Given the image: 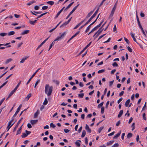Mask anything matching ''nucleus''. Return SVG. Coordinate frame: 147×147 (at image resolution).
Masks as SVG:
<instances>
[{"label":"nucleus","instance_id":"nucleus-42","mask_svg":"<svg viewBox=\"0 0 147 147\" xmlns=\"http://www.w3.org/2000/svg\"><path fill=\"white\" fill-rule=\"evenodd\" d=\"M47 13V12H45V13H43L42 14H41V15H40L39 16H38V17L37 18H37H40V17H41L42 16H44V15H45Z\"/></svg>","mask_w":147,"mask_h":147},{"label":"nucleus","instance_id":"nucleus-62","mask_svg":"<svg viewBox=\"0 0 147 147\" xmlns=\"http://www.w3.org/2000/svg\"><path fill=\"white\" fill-rule=\"evenodd\" d=\"M27 126L29 128H32V126L30 123H28L27 124Z\"/></svg>","mask_w":147,"mask_h":147},{"label":"nucleus","instance_id":"nucleus-4","mask_svg":"<svg viewBox=\"0 0 147 147\" xmlns=\"http://www.w3.org/2000/svg\"><path fill=\"white\" fill-rule=\"evenodd\" d=\"M40 69V68H38L36 71L34 73V74L32 75L31 77L30 78L29 80H28V82L26 83V85H28L29 83L30 82L32 79L35 76L36 73Z\"/></svg>","mask_w":147,"mask_h":147},{"label":"nucleus","instance_id":"nucleus-52","mask_svg":"<svg viewBox=\"0 0 147 147\" xmlns=\"http://www.w3.org/2000/svg\"><path fill=\"white\" fill-rule=\"evenodd\" d=\"M92 25V23L89 25L88 26L86 30V32L88 31L90 29L91 26Z\"/></svg>","mask_w":147,"mask_h":147},{"label":"nucleus","instance_id":"nucleus-8","mask_svg":"<svg viewBox=\"0 0 147 147\" xmlns=\"http://www.w3.org/2000/svg\"><path fill=\"white\" fill-rule=\"evenodd\" d=\"M85 129L89 133H90L91 132V129L89 127V126L86 124V125Z\"/></svg>","mask_w":147,"mask_h":147},{"label":"nucleus","instance_id":"nucleus-59","mask_svg":"<svg viewBox=\"0 0 147 147\" xmlns=\"http://www.w3.org/2000/svg\"><path fill=\"white\" fill-rule=\"evenodd\" d=\"M53 82H55L57 85L59 84V82L58 81L54 80H53Z\"/></svg>","mask_w":147,"mask_h":147},{"label":"nucleus","instance_id":"nucleus-29","mask_svg":"<svg viewBox=\"0 0 147 147\" xmlns=\"http://www.w3.org/2000/svg\"><path fill=\"white\" fill-rule=\"evenodd\" d=\"M92 14V11H91L86 16V19H87Z\"/></svg>","mask_w":147,"mask_h":147},{"label":"nucleus","instance_id":"nucleus-55","mask_svg":"<svg viewBox=\"0 0 147 147\" xmlns=\"http://www.w3.org/2000/svg\"><path fill=\"white\" fill-rule=\"evenodd\" d=\"M114 82V80H113L112 81H111L109 82V85L110 86H111L112 85Z\"/></svg>","mask_w":147,"mask_h":147},{"label":"nucleus","instance_id":"nucleus-37","mask_svg":"<svg viewBox=\"0 0 147 147\" xmlns=\"http://www.w3.org/2000/svg\"><path fill=\"white\" fill-rule=\"evenodd\" d=\"M104 103V102H102L101 103H100V104H99L98 105V108H100L102 106Z\"/></svg>","mask_w":147,"mask_h":147},{"label":"nucleus","instance_id":"nucleus-26","mask_svg":"<svg viewBox=\"0 0 147 147\" xmlns=\"http://www.w3.org/2000/svg\"><path fill=\"white\" fill-rule=\"evenodd\" d=\"M47 3L50 4L51 5H52L54 4V2L53 1H50L47 2Z\"/></svg>","mask_w":147,"mask_h":147},{"label":"nucleus","instance_id":"nucleus-16","mask_svg":"<svg viewBox=\"0 0 147 147\" xmlns=\"http://www.w3.org/2000/svg\"><path fill=\"white\" fill-rule=\"evenodd\" d=\"M39 110H38L37 111L34 113V118H36L38 115L39 114Z\"/></svg>","mask_w":147,"mask_h":147},{"label":"nucleus","instance_id":"nucleus-33","mask_svg":"<svg viewBox=\"0 0 147 147\" xmlns=\"http://www.w3.org/2000/svg\"><path fill=\"white\" fill-rule=\"evenodd\" d=\"M7 34L6 33H0V36H5Z\"/></svg>","mask_w":147,"mask_h":147},{"label":"nucleus","instance_id":"nucleus-1","mask_svg":"<svg viewBox=\"0 0 147 147\" xmlns=\"http://www.w3.org/2000/svg\"><path fill=\"white\" fill-rule=\"evenodd\" d=\"M53 87L52 86H50L48 84L45 85V92L48 96L51 95L53 91Z\"/></svg>","mask_w":147,"mask_h":147},{"label":"nucleus","instance_id":"nucleus-39","mask_svg":"<svg viewBox=\"0 0 147 147\" xmlns=\"http://www.w3.org/2000/svg\"><path fill=\"white\" fill-rule=\"evenodd\" d=\"M105 110V108L103 107H102L101 108V113L102 114L104 113Z\"/></svg>","mask_w":147,"mask_h":147},{"label":"nucleus","instance_id":"nucleus-17","mask_svg":"<svg viewBox=\"0 0 147 147\" xmlns=\"http://www.w3.org/2000/svg\"><path fill=\"white\" fill-rule=\"evenodd\" d=\"M99 9V7H98L96 10L95 11L94 13L93 14V15H92V18H93L96 16V15L98 12Z\"/></svg>","mask_w":147,"mask_h":147},{"label":"nucleus","instance_id":"nucleus-12","mask_svg":"<svg viewBox=\"0 0 147 147\" xmlns=\"http://www.w3.org/2000/svg\"><path fill=\"white\" fill-rule=\"evenodd\" d=\"M130 34L131 35V36L133 38L134 41V42H136L137 43H138L136 38H135V37H134V34H133L132 32H131L130 33Z\"/></svg>","mask_w":147,"mask_h":147},{"label":"nucleus","instance_id":"nucleus-3","mask_svg":"<svg viewBox=\"0 0 147 147\" xmlns=\"http://www.w3.org/2000/svg\"><path fill=\"white\" fill-rule=\"evenodd\" d=\"M103 29L102 28V27H100L98 31L95 33L94 37L95 36V38L97 37L102 31Z\"/></svg>","mask_w":147,"mask_h":147},{"label":"nucleus","instance_id":"nucleus-61","mask_svg":"<svg viewBox=\"0 0 147 147\" xmlns=\"http://www.w3.org/2000/svg\"><path fill=\"white\" fill-rule=\"evenodd\" d=\"M116 7H117L115 6H114V7H113L112 10V11H113L114 12H115V11L116 8Z\"/></svg>","mask_w":147,"mask_h":147},{"label":"nucleus","instance_id":"nucleus-35","mask_svg":"<svg viewBox=\"0 0 147 147\" xmlns=\"http://www.w3.org/2000/svg\"><path fill=\"white\" fill-rule=\"evenodd\" d=\"M119 146V144L118 143H116L113 144L111 147H118Z\"/></svg>","mask_w":147,"mask_h":147},{"label":"nucleus","instance_id":"nucleus-48","mask_svg":"<svg viewBox=\"0 0 147 147\" xmlns=\"http://www.w3.org/2000/svg\"><path fill=\"white\" fill-rule=\"evenodd\" d=\"M146 102H145L144 103V106L143 107L142 109V111H143L146 108Z\"/></svg>","mask_w":147,"mask_h":147},{"label":"nucleus","instance_id":"nucleus-20","mask_svg":"<svg viewBox=\"0 0 147 147\" xmlns=\"http://www.w3.org/2000/svg\"><path fill=\"white\" fill-rule=\"evenodd\" d=\"M31 96V93H29L28 94L27 96L25 98V100H28L29 99V98Z\"/></svg>","mask_w":147,"mask_h":147},{"label":"nucleus","instance_id":"nucleus-5","mask_svg":"<svg viewBox=\"0 0 147 147\" xmlns=\"http://www.w3.org/2000/svg\"><path fill=\"white\" fill-rule=\"evenodd\" d=\"M23 119V117H21V119H20V120L18 121L16 125V126H15V127H14V128L13 129V132H14L16 131V129L18 127L19 124L20 123L21 121Z\"/></svg>","mask_w":147,"mask_h":147},{"label":"nucleus","instance_id":"nucleus-34","mask_svg":"<svg viewBox=\"0 0 147 147\" xmlns=\"http://www.w3.org/2000/svg\"><path fill=\"white\" fill-rule=\"evenodd\" d=\"M47 103H48V101L47 100V99L46 98H45V101L43 103V104L44 105H46L47 104Z\"/></svg>","mask_w":147,"mask_h":147},{"label":"nucleus","instance_id":"nucleus-24","mask_svg":"<svg viewBox=\"0 0 147 147\" xmlns=\"http://www.w3.org/2000/svg\"><path fill=\"white\" fill-rule=\"evenodd\" d=\"M86 134V132L85 130H83L82 131V134L81 135V137L83 138L85 136Z\"/></svg>","mask_w":147,"mask_h":147},{"label":"nucleus","instance_id":"nucleus-21","mask_svg":"<svg viewBox=\"0 0 147 147\" xmlns=\"http://www.w3.org/2000/svg\"><path fill=\"white\" fill-rule=\"evenodd\" d=\"M123 110H121L120 111L118 115V117L119 118L122 116L123 114Z\"/></svg>","mask_w":147,"mask_h":147},{"label":"nucleus","instance_id":"nucleus-9","mask_svg":"<svg viewBox=\"0 0 147 147\" xmlns=\"http://www.w3.org/2000/svg\"><path fill=\"white\" fill-rule=\"evenodd\" d=\"M50 36L48 37V38H47V39H46L45 40L43 41L38 47L37 49H39L42 46V45L44 44L45 42L47 41V40L49 39V38Z\"/></svg>","mask_w":147,"mask_h":147},{"label":"nucleus","instance_id":"nucleus-64","mask_svg":"<svg viewBox=\"0 0 147 147\" xmlns=\"http://www.w3.org/2000/svg\"><path fill=\"white\" fill-rule=\"evenodd\" d=\"M124 93V92L123 91H122L119 94V96H122L123 94Z\"/></svg>","mask_w":147,"mask_h":147},{"label":"nucleus","instance_id":"nucleus-28","mask_svg":"<svg viewBox=\"0 0 147 147\" xmlns=\"http://www.w3.org/2000/svg\"><path fill=\"white\" fill-rule=\"evenodd\" d=\"M105 71V69H102L100 70H99L98 71V74L102 73L104 72Z\"/></svg>","mask_w":147,"mask_h":147},{"label":"nucleus","instance_id":"nucleus-57","mask_svg":"<svg viewBox=\"0 0 147 147\" xmlns=\"http://www.w3.org/2000/svg\"><path fill=\"white\" fill-rule=\"evenodd\" d=\"M122 99H123V98L122 97H121V98H119V99L118 100L117 103L118 104H119L120 102L122 100Z\"/></svg>","mask_w":147,"mask_h":147},{"label":"nucleus","instance_id":"nucleus-7","mask_svg":"<svg viewBox=\"0 0 147 147\" xmlns=\"http://www.w3.org/2000/svg\"><path fill=\"white\" fill-rule=\"evenodd\" d=\"M80 33V31H79L76 32L73 36L67 41V43H68L73 38L75 37L78 34Z\"/></svg>","mask_w":147,"mask_h":147},{"label":"nucleus","instance_id":"nucleus-54","mask_svg":"<svg viewBox=\"0 0 147 147\" xmlns=\"http://www.w3.org/2000/svg\"><path fill=\"white\" fill-rule=\"evenodd\" d=\"M29 23H30V24H31L32 25H34V24L35 23L33 21H30V20Z\"/></svg>","mask_w":147,"mask_h":147},{"label":"nucleus","instance_id":"nucleus-18","mask_svg":"<svg viewBox=\"0 0 147 147\" xmlns=\"http://www.w3.org/2000/svg\"><path fill=\"white\" fill-rule=\"evenodd\" d=\"M130 99H129L126 101L125 104V107H127L128 106L129 103L130 102Z\"/></svg>","mask_w":147,"mask_h":147},{"label":"nucleus","instance_id":"nucleus-30","mask_svg":"<svg viewBox=\"0 0 147 147\" xmlns=\"http://www.w3.org/2000/svg\"><path fill=\"white\" fill-rule=\"evenodd\" d=\"M132 134L131 133H129L127 135V138H130L132 136Z\"/></svg>","mask_w":147,"mask_h":147},{"label":"nucleus","instance_id":"nucleus-23","mask_svg":"<svg viewBox=\"0 0 147 147\" xmlns=\"http://www.w3.org/2000/svg\"><path fill=\"white\" fill-rule=\"evenodd\" d=\"M15 33V32L14 31H11L10 32H9L8 33V35L9 36H10L11 35H13Z\"/></svg>","mask_w":147,"mask_h":147},{"label":"nucleus","instance_id":"nucleus-38","mask_svg":"<svg viewBox=\"0 0 147 147\" xmlns=\"http://www.w3.org/2000/svg\"><path fill=\"white\" fill-rule=\"evenodd\" d=\"M78 96L79 97L81 98H82L84 96V93H81V94H78Z\"/></svg>","mask_w":147,"mask_h":147},{"label":"nucleus","instance_id":"nucleus-6","mask_svg":"<svg viewBox=\"0 0 147 147\" xmlns=\"http://www.w3.org/2000/svg\"><path fill=\"white\" fill-rule=\"evenodd\" d=\"M22 107V105L21 104L19 105V107L18 108L16 111L15 113L13 115V117H15L17 115V114L18 113V112L20 111V109Z\"/></svg>","mask_w":147,"mask_h":147},{"label":"nucleus","instance_id":"nucleus-27","mask_svg":"<svg viewBox=\"0 0 147 147\" xmlns=\"http://www.w3.org/2000/svg\"><path fill=\"white\" fill-rule=\"evenodd\" d=\"M12 61V59H7L6 60V61H5V63L7 64Z\"/></svg>","mask_w":147,"mask_h":147},{"label":"nucleus","instance_id":"nucleus-31","mask_svg":"<svg viewBox=\"0 0 147 147\" xmlns=\"http://www.w3.org/2000/svg\"><path fill=\"white\" fill-rule=\"evenodd\" d=\"M14 124V123H13L11 125H8L7 128V131H8L9 129L10 128V127Z\"/></svg>","mask_w":147,"mask_h":147},{"label":"nucleus","instance_id":"nucleus-49","mask_svg":"<svg viewBox=\"0 0 147 147\" xmlns=\"http://www.w3.org/2000/svg\"><path fill=\"white\" fill-rule=\"evenodd\" d=\"M25 132L27 136L31 133V132L30 131H29L27 130H26Z\"/></svg>","mask_w":147,"mask_h":147},{"label":"nucleus","instance_id":"nucleus-15","mask_svg":"<svg viewBox=\"0 0 147 147\" xmlns=\"http://www.w3.org/2000/svg\"><path fill=\"white\" fill-rule=\"evenodd\" d=\"M136 18H137V21L138 25H139V26H141V24L140 22V21L138 16L137 15V11H136Z\"/></svg>","mask_w":147,"mask_h":147},{"label":"nucleus","instance_id":"nucleus-47","mask_svg":"<svg viewBox=\"0 0 147 147\" xmlns=\"http://www.w3.org/2000/svg\"><path fill=\"white\" fill-rule=\"evenodd\" d=\"M146 114L145 113H144L143 114V117L144 119L145 120H146V117L145 116Z\"/></svg>","mask_w":147,"mask_h":147},{"label":"nucleus","instance_id":"nucleus-60","mask_svg":"<svg viewBox=\"0 0 147 147\" xmlns=\"http://www.w3.org/2000/svg\"><path fill=\"white\" fill-rule=\"evenodd\" d=\"M64 131L65 133H67L69 132V131H70V130H69L68 129H64Z\"/></svg>","mask_w":147,"mask_h":147},{"label":"nucleus","instance_id":"nucleus-44","mask_svg":"<svg viewBox=\"0 0 147 147\" xmlns=\"http://www.w3.org/2000/svg\"><path fill=\"white\" fill-rule=\"evenodd\" d=\"M104 128V127L102 126V127H100V128H99L98 129V132L99 133H100V132L101 131H102V130Z\"/></svg>","mask_w":147,"mask_h":147},{"label":"nucleus","instance_id":"nucleus-25","mask_svg":"<svg viewBox=\"0 0 147 147\" xmlns=\"http://www.w3.org/2000/svg\"><path fill=\"white\" fill-rule=\"evenodd\" d=\"M68 24V23L67 22H65V23H64L63 24H62L60 26V27L61 28V27H63L64 26H66V25H67Z\"/></svg>","mask_w":147,"mask_h":147},{"label":"nucleus","instance_id":"nucleus-14","mask_svg":"<svg viewBox=\"0 0 147 147\" xmlns=\"http://www.w3.org/2000/svg\"><path fill=\"white\" fill-rule=\"evenodd\" d=\"M74 3V2L73 1L71 3L69 4L64 9V11H66Z\"/></svg>","mask_w":147,"mask_h":147},{"label":"nucleus","instance_id":"nucleus-58","mask_svg":"<svg viewBox=\"0 0 147 147\" xmlns=\"http://www.w3.org/2000/svg\"><path fill=\"white\" fill-rule=\"evenodd\" d=\"M117 30V28L116 25H115L113 28V32H115Z\"/></svg>","mask_w":147,"mask_h":147},{"label":"nucleus","instance_id":"nucleus-63","mask_svg":"<svg viewBox=\"0 0 147 147\" xmlns=\"http://www.w3.org/2000/svg\"><path fill=\"white\" fill-rule=\"evenodd\" d=\"M14 16L16 18H19L20 17V15H17L16 14H14Z\"/></svg>","mask_w":147,"mask_h":147},{"label":"nucleus","instance_id":"nucleus-46","mask_svg":"<svg viewBox=\"0 0 147 147\" xmlns=\"http://www.w3.org/2000/svg\"><path fill=\"white\" fill-rule=\"evenodd\" d=\"M50 126L53 128H54L55 127V125L53 123H50Z\"/></svg>","mask_w":147,"mask_h":147},{"label":"nucleus","instance_id":"nucleus-36","mask_svg":"<svg viewBox=\"0 0 147 147\" xmlns=\"http://www.w3.org/2000/svg\"><path fill=\"white\" fill-rule=\"evenodd\" d=\"M112 65L113 67H117L118 65L116 62H114L112 64Z\"/></svg>","mask_w":147,"mask_h":147},{"label":"nucleus","instance_id":"nucleus-41","mask_svg":"<svg viewBox=\"0 0 147 147\" xmlns=\"http://www.w3.org/2000/svg\"><path fill=\"white\" fill-rule=\"evenodd\" d=\"M14 93V92L12 91H11L10 94H9L8 96L7 97V98H9Z\"/></svg>","mask_w":147,"mask_h":147},{"label":"nucleus","instance_id":"nucleus-10","mask_svg":"<svg viewBox=\"0 0 147 147\" xmlns=\"http://www.w3.org/2000/svg\"><path fill=\"white\" fill-rule=\"evenodd\" d=\"M29 57V56H25L24 58H22V60L20 61V63H23L24 61L25 60H26Z\"/></svg>","mask_w":147,"mask_h":147},{"label":"nucleus","instance_id":"nucleus-2","mask_svg":"<svg viewBox=\"0 0 147 147\" xmlns=\"http://www.w3.org/2000/svg\"><path fill=\"white\" fill-rule=\"evenodd\" d=\"M66 32H65L62 33L60 36H58L57 38L50 45L49 48L48 49V51H49L51 49L53 46L54 45L55 42L56 41L60 40L63 38L64 36L66 35Z\"/></svg>","mask_w":147,"mask_h":147},{"label":"nucleus","instance_id":"nucleus-51","mask_svg":"<svg viewBox=\"0 0 147 147\" xmlns=\"http://www.w3.org/2000/svg\"><path fill=\"white\" fill-rule=\"evenodd\" d=\"M34 2V1H31L30 2L27 3V5H30Z\"/></svg>","mask_w":147,"mask_h":147},{"label":"nucleus","instance_id":"nucleus-32","mask_svg":"<svg viewBox=\"0 0 147 147\" xmlns=\"http://www.w3.org/2000/svg\"><path fill=\"white\" fill-rule=\"evenodd\" d=\"M27 136L26 134V133H23L22 134V135H21L22 137V138H25L27 137Z\"/></svg>","mask_w":147,"mask_h":147},{"label":"nucleus","instance_id":"nucleus-19","mask_svg":"<svg viewBox=\"0 0 147 147\" xmlns=\"http://www.w3.org/2000/svg\"><path fill=\"white\" fill-rule=\"evenodd\" d=\"M114 142V140H111L109 141V142H107V146L110 145L112 144Z\"/></svg>","mask_w":147,"mask_h":147},{"label":"nucleus","instance_id":"nucleus-56","mask_svg":"<svg viewBox=\"0 0 147 147\" xmlns=\"http://www.w3.org/2000/svg\"><path fill=\"white\" fill-rule=\"evenodd\" d=\"M40 79L37 80L35 84L37 85L40 82Z\"/></svg>","mask_w":147,"mask_h":147},{"label":"nucleus","instance_id":"nucleus-40","mask_svg":"<svg viewBox=\"0 0 147 147\" xmlns=\"http://www.w3.org/2000/svg\"><path fill=\"white\" fill-rule=\"evenodd\" d=\"M135 123H133L131 125V127L132 128V131L134 130L135 128Z\"/></svg>","mask_w":147,"mask_h":147},{"label":"nucleus","instance_id":"nucleus-45","mask_svg":"<svg viewBox=\"0 0 147 147\" xmlns=\"http://www.w3.org/2000/svg\"><path fill=\"white\" fill-rule=\"evenodd\" d=\"M127 49L130 52H132V50L130 47H129V46H128L127 47Z\"/></svg>","mask_w":147,"mask_h":147},{"label":"nucleus","instance_id":"nucleus-22","mask_svg":"<svg viewBox=\"0 0 147 147\" xmlns=\"http://www.w3.org/2000/svg\"><path fill=\"white\" fill-rule=\"evenodd\" d=\"M121 132H119L113 138L114 139H116L120 136L121 134Z\"/></svg>","mask_w":147,"mask_h":147},{"label":"nucleus","instance_id":"nucleus-50","mask_svg":"<svg viewBox=\"0 0 147 147\" xmlns=\"http://www.w3.org/2000/svg\"><path fill=\"white\" fill-rule=\"evenodd\" d=\"M124 39L125 40V41L128 44H129V41L128 40L127 38H125V37H124Z\"/></svg>","mask_w":147,"mask_h":147},{"label":"nucleus","instance_id":"nucleus-11","mask_svg":"<svg viewBox=\"0 0 147 147\" xmlns=\"http://www.w3.org/2000/svg\"><path fill=\"white\" fill-rule=\"evenodd\" d=\"M30 32L29 30H25L21 33L22 35H24L26 34H27L29 33Z\"/></svg>","mask_w":147,"mask_h":147},{"label":"nucleus","instance_id":"nucleus-43","mask_svg":"<svg viewBox=\"0 0 147 147\" xmlns=\"http://www.w3.org/2000/svg\"><path fill=\"white\" fill-rule=\"evenodd\" d=\"M48 8V7L47 6H44L42 7V9L45 10L47 9Z\"/></svg>","mask_w":147,"mask_h":147},{"label":"nucleus","instance_id":"nucleus-53","mask_svg":"<svg viewBox=\"0 0 147 147\" xmlns=\"http://www.w3.org/2000/svg\"><path fill=\"white\" fill-rule=\"evenodd\" d=\"M92 20V16H91L90 19L86 23V24H88Z\"/></svg>","mask_w":147,"mask_h":147},{"label":"nucleus","instance_id":"nucleus-13","mask_svg":"<svg viewBox=\"0 0 147 147\" xmlns=\"http://www.w3.org/2000/svg\"><path fill=\"white\" fill-rule=\"evenodd\" d=\"M38 120L37 119L35 120H31L30 122L32 125L36 124L38 122Z\"/></svg>","mask_w":147,"mask_h":147}]
</instances>
